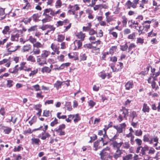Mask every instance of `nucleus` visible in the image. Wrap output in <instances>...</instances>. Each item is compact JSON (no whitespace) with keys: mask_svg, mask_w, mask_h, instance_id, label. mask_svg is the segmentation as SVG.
<instances>
[{"mask_svg":"<svg viewBox=\"0 0 160 160\" xmlns=\"http://www.w3.org/2000/svg\"><path fill=\"white\" fill-rule=\"evenodd\" d=\"M151 22V21L149 20L144 21L142 23V26L138 27L139 29H137L138 32L140 33H142V31L144 30L146 31H147L148 29L150 28V24Z\"/></svg>","mask_w":160,"mask_h":160,"instance_id":"1","label":"nucleus"},{"mask_svg":"<svg viewBox=\"0 0 160 160\" xmlns=\"http://www.w3.org/2000/svg\"><path fill=\"white\" fill-rule=\"evenodd\" d=\"M128 110L125 108H123L120 111V114L119 115L118 120L120 122L123 120V118L126 119L127 116H128Z\"/></svg>","mask_w":160,"mask_h":160,"instance_id":"2","label":"nucleus"},{"mask_svg":"<svg viewBox=\"0 0 160 160\" xmlns=\"http://www.w3.org/2000/svg\"><path fill=\"white\" fill-rule=\"evenodd\" d=\"M110 148L107 147L103 149L100 152L99 155L102 160H104L106 157L109 155L110 153Z\"/></svg>","mask_w":160,"mask_h":160,"instance_id":"3","label":"nucleus"},{"mask_svg":"<svg viewBox=\"0 0 160 160\" xmlns=\"http://www.w3.org/2000/svg\"><path fill=\"white\" fill-rule=\"evenodd\" d=\"M139 0H134L133 2H132L130 0H128L126 3V5L127 7V8L130 9L131 7L133 8H136L138 2Z\"/></svg>","mask_w":160,"mask_h":160,"instance_id":"4","label":"nucleus"},{"mask_svg":"<svg viewBox=\"0 0 160 160\" xmlns=\"http://www.w3.org/2000/svg\"><path fill=\"white\" fill-rule=\"evenodd\" d=\"M6 47L9 52H13L16 51L18 48H19L20 46H16L12 43L9 42L7 43Z\"/></svg>","mask_w":160,"mask_h":160,"instance_id":"5","label":"nucleus"},{"mask_svg":"<svg viewBox=\"0 0 160 160\" xmlns=\"http://www.w3.org/2000/svg\"><path fill=\"white\" fill-rule=\"evenodd\" d=\"M111 68L113 72H118L123 68V63L122 62H119L115 66H111Z\"/></svg>","mask_w":160,"mask_h":160,"instance_id":"6","label":"nucleus"},{"mask_svg":"<svg viewBox=\"0 0 160 160\" xmlns=\"http://www.w3.org/2000/svg\"><path fill=\"white\" fill-rule=\"evenodd\" d=\"M49 14L52 16H55L54 12L51 8H47L45 9L42 15L44 16L50 17V16H49Z\"/></svg>","mask_w":160,"mask_h":160,"instance_id":"7","label":"nucleus"},{"mask_svg":"<svg viewBox=\"0 0 160 160\" xmlns=\"http://www.w3.org/2000/svg\"><path fill=\"white\" fill-rule=\"evenodd\" d=\"M126 126V124L124 123L120 124V126H114L113 127L116 129L117 132L119 133H121L122 132L123 129H124Z\"/></svg>","mask_w":160,"mask_h":160,"instance_id":"8","label":"nucleus"},{"mask_svg":"<svg viewBox=\"0 0 160 160\" xmlns=\"http://www.w3.org/2000/svg\"><path fill=\"white\" fill-rule=\"evenodd\" d=\"M122 142L118 143L116 141H113L112 143V145L114 149H120V148L122 146Z\"/></svg>","mask_w":160,"mask_h":160,"instance_id":"9","label":"nucleus"},{"mask_svg":"<svg viewBox=\"0 0 160 160\" xmlns=\"http://www.w3.org/2000/svg\"><path fill=\"white\" fill-rule=\"evenodd\" d=\"M122 150L121 149H117L113 155V158L116 159H117L118 158L121 157L122 154Z\"/></svg>","mask_w":160,"mask_h":160,"instance_id":"10","label":"nucleus"},{"mask_svg":"<svg viewBox=\"0 0 160 160\" xmlns=\"http://www.w3.org/2000/svg\"><path fill=\"white\" fill-rule=\"evenodd\" d=\"M112 126V122H110L108 125L105 126V128H103V130L104 131V134L103 135V137L105 139L107 138L108 136L106 134V131L110 127Z\"/></svg>","mask_w":160,"mask_h":160,"instance_id":"11","label":"nucleus"},{"mask_svg":"<svg viewBox=\"0 0 160 160\" xmlns=\"http://www.w3.org/2000/svg\"><path fill=\"white\" fill-rule=\"evenodd\" d=\"M6 63L5 66L7 67H8L10 64V61L9 59H4L2 61H0V65L4 63Z\"/></svg>","mask_w":160,"mask_h":160,"instance_id":"12","label":"nucleus"},{"mask_svg":"<svg viewBox=\"0 0 160 160\" xmlns=\"http://www.w3.org/2000/svg\"><path fill=\"white\" fill-rule=\"evenodd\" d=\"M133 86V83L132 81H128L125 85V89L129 90L132 88Z\"/></svg>","mask_w":160,"mask_h":160,"instance_id":"13","label":"nucleus"},{"mask_svg":"<svg viewBox=\"0 0 160 160\" xmlns=\"http://www.w3.org/2000/svg\"><path fill=\"white\" fill-rule=\"evenodd\" d=\"M44 44L38 42H36L33 45V48H43L44 47Z\"/></svg>","mask_w":160,"mask_h":160,"instance_id":"14","label":"nucleus"},{"mask_svg":"<svg viewBox=\"0 0 160 160\" xmlns=\"http://www.w3.org/2000/svg\"><path fill=\"white\" fill-rule=\"evenodd\" d=\"M74 44L75 47V49L77 47L78 49H79L82 46V43L81 41L76 40L74 42Z\"/></svg>","mask_w":160,"mask_h":160,"instance_id":"15","label":"nucleus"},{"mask_svg":"<svg viewBox=\"0 0 160 160\" xmlns=\"http://www.w3.org/2000/svg\"><path fill=\"white\" fill-rule=\"evenodd\" d=\"M31 48V45L30 44L24 45L23 46L22 49V52H24L28 51Z\"/></svg>","mask_w":160,"mask_h":160,"instance_id":"16","label":"nucleus"},{"mask_svg":"<svg viewBox=\"0 0 160 160\" xmlns=\"http://www.w3.org/2000/svg\"><path fill=\"white\" fill-rule=\"evenodd\" d=\"M101 142H102V143H103V146H104V145L107 144V143H104L103 139V138H102L100 140H98L94 142L93 145L94 147H98V146Z\"/></svg>","mask_w":160,"mask_h":160,"instance_id":"17","label":"nucleus"},{"mask_svg":"<svg viewBox=\"0 0 160 160\" xmlns=\"http://www.w3.org/2000/svg\"><path fill=\"white\" fill-rule=\"evenodd\" d=\"M76 35L78 38L81 39V41H82L84 40V38L85 37V34L81 32L78 33Z\"/></svg>","mask_w":160,"mask_h":160,"instance_id":"18","label":"nucleus"},{"mask_svg":"<svg viewBox=\"0 0 160 160\" xmlns=\"http://www.w3.org/2000/svg\"><path fill=\"white\" fill-rule=\"evenodd\" d=\"M40 53V50L39 48H33L32 51L31 52V53H32L33 55L39 54Z\"/></svg>","mask_w":160,"mask_h":160,"instance_id":"19","label":"nucleus"},{"mask_svg":"<svg viewBox=\"0 0 160 160\" xmlns=\"http://www.w3.org/2000/svg\"><path fill=\"white\" fill-rule=\"evenodd\" d=\"M4 9L2 8H0V20H2L5 18Z\"/></svg>","mask_w":160,"mask_h":160,"instance_id":"20","label":"nucleus"},{"mask_svg":"<svg viewBox=\"0 0 160 160\" xmlns=\"http://www.w3.org/2000/svg\"><path fill=\"white\" fill-rule=\"evenodd\" d=\"M50 52L49 51L44 50L42 52V53L41 54V57L42 58H46L50 54Z\"/></svg>","mask_w":160,"mask_h":160,"instance_id":"21","label":"nucleus"},{"mask_svg":"<svg viewBox=\"0 0 160 160\" xmlns=\"http://www.w3.org/2000/svg\"><path fill=\"white\" fill-rule=\"evenodd\" d=\"M92 26L91 23H88V25L86 27L84 26L82 28V30L84 32H87L89 31Z\"/></svg>","mask_w":160,"mask_h":160,"instance_id":"22","label":"nucleus"},{"mask_svg":"<svg viewBox=\"0 0 160 160\" xmlns=\"http://www.w3.org/2000/svg\"><path fill=\"white\" fill-rule=\"evenodd\" d=\"M51 69L47 67H44L42 69L41 71L42 73L44 72L46 73H49L51 72Z\"/></svg>","mask_w":160,"mask_h":160,"instance_id":"23","label":"nucleus"},{"mask_svg":"<svg viewBox=\"0 0 160 160\" xmlns=\"http://www.w3.org/2000/svg\"><path fill=\"white\" fill-rule=\"evenodd\" d=\"M19 36V34L18 33L16 34L15 35H12L11 37V40L12 41H18Z\"/></svg>","mask_w":160,"mask_h":160,"instance_id":"24","label":"nucleus"},{"mask_svg":"<svg viewBox=\"0 0 160 160\" xmlns=\"http://www.w3.org/2000/svg\"><path fill=\"white\" fill-rule=\"evenodd\" d=\"M123 160H132L133 158V155L129 154L123 157Z\"/></svg>","mask_w":160,"mask_h":160,"instance_id":"25","label":"nucleus"},{"mask_svg":"<svg viewBox=\"0 0 160 160\" xmlns=\"http://www.w3.org/2000/svg\"><path fill=\"white\" fill-rule=\"evenodd\" d=\"M122 146L123 148L128 149L130 147V144L128 142H122Z\"/></svg>","mask_w":160,"mask_h":160,"instance_id":"26","label":"nucleus"},{"mask_svg":"<svg viewBox=\"0 0 160 160\" xmlns=\"http://www.w3.org/2000/svg\"><path fill=\"white\" fill-rule=\"evenodd\" d=\"M5 128L3 129V131L5 133L7 134H9L12 130L11 128L8 127H5Z\"/></svg>","mask_w":160,"mask_h":160,"instance_id":"27","label":"nucleus"},{"mask_svg":"<svg viewBox=\"0 0 160 160\" xmlns=\"http://www.w3.org/2000/svg\"><path fill=\"white\" fill-rule=\"evenodd\" d=\"M74 118L73 119L74 122L76 123L80 120L81 118L78 114L74 115Z\"/></svg>","mask_w":160,"mask_h":160,"instance_id":"28","label":"nucleus"},{"mask_svg":"<svg viewBox=\"0 0 160 160\" xmlns=\"http://www.w3.org/2000/svg\"><path fill=\"white\" fill-rule=\"evenodd\" d=\"M28 41L33 45L36 42L37 39L31 36L29 37Z\"/></svg>","mask_w":160,"mask_h":160,"instance_id":"29","label":"nucleus"},{"mask_svg":"<svg viewBox=\"0 0 160 160\" xmlns=\"http://www.w3.org/2000/svg\"><path fill=\"white\" fill-rule=\"evenodd\" d=\"M142 110L144 112H149V108L146 104L144 103L143 104Z\"/></svg>","mask_w":160,"mask_h":160,"instance_id":"30","label":"nucleus"},{"mask_svg":"<svg viewBox=\"0 0 160 160\" xmlns=\"http://www.w3.org/2000/svg\"><path fill=\"white\" fill-rule=\"evenodd\" d=\"M149 148L147 146L144 147H142V149L141 150V153L142 155H145V152L148 150Z\"/></svg>","mask_w":160,"mask_h":160,"instance_id":"31","label":"nucleus"},{"mask_svg":"<svg viewBox=\"0 0 160 160\" xmlns=\"http://www.w3.org/2000/svg\"><path fill=\"white\" fill-rule=\"evenodd\" d=\"M148 1L146 0H141V1H140V5L139 7L141 8H144V4L147 3Z\"/></svg>","mask_w":160,"mask_h":160,"instance_id":"32","label":"nucleus"},{"mask_svg":"<svg viewBox=\"0 0 160 160\" xmlns=\"http://www.w3.org/2000/svg\"><path fill=\"white\" fill-rule=\"evenodd\" d=\"M37 29V26L35 25L31 27L30 28L28 29V32H29L34 31Z\"/></svg>","mask_w":160,"mask_h":160,"instance_id":"33","label":"nucleus"},{"mask_svg":"<svg viewBox=\"0 0 160 160\" xmlns=\"http://www.w3.org/2000/svg\"><path fill=\"white\" fill-rule=\"evenodd\" d=\"M142 134V132L141 129H138L135 131V135L137 136H140Z\"/></svg>","mask_w":160,"mask_h":160,"instance_id":"34","label":"nucleus"},{"mask_svg":"<svg viewBox=\"0 0 160 160\" xmlns=\"http://www.w3.org/2000/svg\"><path fill=\"white\" fill-rule=\"evenodd\" d=\"M150 138L149 135H145L143 136V140L144 142H146L149 141Z\"/></svg>","mask_w":160,"mask_h":160,"instance_id":"35","label":"nucleus"},{"mask_svg":"<svg viewBox=\"0 0 160 160\" xmlns=\"http://www.w3.org/2000/svg\"><path fill=\"white\" fill-rule=\"evenodd\" d=\"M65 37L62 35H59L58 36L57 41L60 42L62 41L64 39Z\"/></svg>","mask_w":160,"mask_h":160,"instance_id":"36","label":"nucleus"},{"mask_svg":"<svg viewBox=\"0 0 160 160\" xmlns=\"http://www.w3.org/2000/svg\"><path fill=\"white\" fill-rule=\"evenodd\" d=\"M40 16L39 14L37 13L34 14L32 17V18L34 21H36L37 20L38 18Z\"/></svg>","mask_w":160,"mask_h":160,"instance_id":"37","label":"nucleus"},{"mask_svg":"<svg viewBox=\"0 0 160 160\" xmlns=\"http://www.w3.org/2000/svg\"><path fill=\"white\" fill-rule=\"evenodd\" d=\"M122 22L123 23V26H126L127 22V18L125 16H123L122 17Z\"/></svg>","mask_w":160,"mask_h":160,"instance_id":"38","label":"nucleus"},{"mask_svg":"<svg viewBox=\"0 0 160 160\" xmlns=\"http://www.w3.org/2000/svg\"><path fill=\"white\" fill-rule=\"evenodd\" d=\"M62 5V3L61 0H57L55 4L56 8H58L61 7Z\"/></svg>","mask_w":160,"mask_h":160,"instance_id":"39","label":"nucleus"},{"mask_svg":"<svg viewBox=\"0 0 160 160\" xmlns=\"http://www.w3.org/2000/svg\"><path fill=\"white\" fill-rule=\"evenodd\" d=\"M136 37V34L135 32H133L129 35L128 37V38L130 39H134Z\"/></svg>","mask_w":160,"mask_h":160,"instance_id":"40","label":"nucleus"},{"mask_svg":"<svg viewBox=\"0 0 160 160\" xmlns=\"http://www.w3.org/2000/svg\"><path fill=\"white\" fill-rule=\"evenodd\" d=\"M51 48L54 51H56L57 50H58L59 48V47H58L57 45L53 43H52L51 44Z\"/></svg>","mask_w":160,"mask_h":160,"instance_id":"41","label":"nucleus"},{"mask_svg":"<svg viewBox=\"0 0 160 160\" xmlns=\"http://www.w3.org/2000/svg\"><path fill=\"white\" fill-rule=\"evenodd\" d=\"M156 151L155 149L153 148H150V149L148 150V154L150 155H152L155 153Z\"/></svg>","mask_w":160,"mask_h":160,"instance_id":"42","label":"nucleus"},{"mask_svg":"<svg viewBox=\"0 0 160 160\" xmlns=\"http://www.w3.org/2000/svg\"><path fill=\"white\" fill-rule=\"evenodd\" d=\"M9 30V28L8 26H5L2 31V32L4 34H7Z\"/></svg>","mask_w":160,"mask_h":160,"instance_id":"43","label":"nucleus"},{"mask_svg":"<svg viewBox=\"0 0 160 160\" xmlns=\"http://www.w3.org/2000/svg\"><path fill=\"white\" fill-rule=\"evenodd\" d=\"M27 60L28 61H30L32 62H35V58L32 55L29 56L27 58Z\"/></svg>","mask_w":160,"mask_h":160,"instance_id":"44","label":"nucleus"},{"mask_svg":"<svg viewBox=\"0 0 160 160\" xmlns=\"http://www.w3.org/2000/svg\"><path fill=\"white\" fill-rule=\"evenodd\" d=\"M66 107H67V110L69 111H71L72 109L71 103L69 102L66 103Z\"/></svg>","mask_w":160,"mask_h":160,"instance_id":"45","label":"nucleus"},{"mask_svg":"<svg viewBox=\"0 0 160 160\" xmlns=\"http://www.w3.org/2000/svg\"><path fill=\"white\" fill-rule=\"evenodd\" d=\"M43 136L42 137L41 139L42 140H45L47 137H49L50 135L48 133L45 132V133H42Z\"/></svg>","mask_w":160,"mask_h":160,"instance_id":"46","label":"nucleus"},{"mask_svg":"<svg viewBox=\"0 0 160 160\" xmlns=\"http://www.w3.org/2000/svg\"><path fill=\"white\" fill-rule=\"evenodd\" d=\"M62 84V82L60 81H57L54 84V87H56L57 89L61 87Z\"/></svg>","mask_w":160,"mask_h":160,"instance_id":"47","label":"nucleus"},{"mask_svg":"<svg viewBox=\"0 0 160 160\" xmlns=\"http://www.w3.org/2000/svg\"><path fill=\"white\" fill-rule=\"evenodd\" d=\"M65 127V126L64 124H62L59 126V128L55 130L56 132H59L60 130H62V129H64Z\"/></svg>","mask_w":160,"mask_h":160,"instance_id":"48","label":"nucleus"},{"mask_svg":"<svg viewBox=\"0 0 160 160\" xmlns=\"http://www.w3.org/2000/svg\"><path fill=\"white\" fill-rule=\"evenodd\" d=\"M32 144H37L40 141L39 139L38 138H33L32 139Z\"/></svg>","mask_w":160,"mask_h":160,"instance_id":"49","label":"nucleus"},{"mask_svg":"<svg viewBox=\"0 0 160 160\" xmlns=\"http://www.w3.org/2000/svg\"><path fill=\"white\" fill-rule=\"evenodd\" d=\"M157 34V33H153L152 30L150 32L148 33V37H152L156 36Z\"/></svg>","mask_w":160,"mask_h":160,"instance_id":"50","label":"nucleus"},{"mask_svg":"<svg viewBox=\"0 0 160 160\" xmlns=\"http://www.w3.org/2000/svg\"><path fill=\"white\" fill-rule=\"evenodd\" d=\"M88 105L91 108H92L96 104V103L92 100H89L88 102Z\"/></svg>","mask_w":160,"mask_h":160,"instance_id":"51","label":"nucleus"},{"mask_svg":"<svg viewBox=\"0 0 160 160\" xmlns=\"http://www.w3.org/2000/svg\"><path fill=\"white\" fill-rule=\"evenodd\" d=\"M123 32L124 35H127L131 33V30L129 29L126 28L123 30Z\"/></svg>","mask_w":160,"mask_h":160,"instance_id":"52","label":"nucleus"},{"mask_svg":"<svg viewBox=\"0 0 160 160\" xmlns=\"http://www.w3.org/2000/svg\"><path fill=\"white\" fill-rule=\"evenodd\" d=\"M19 69L14 67L13 68H11L9 69V72L12 73L17 72L18 71Z\"/></svg>","mask_w":160,"mask_h":160,"instance_id":"53","label":"nucleus"},{"mask_svg":"<svg viewBox=\"0 0 160 160\" xmlns=\"http://www.w3.org/2000/svg\"><path fill=\"white\" fill-rule=\"evenodd\" d=\"M130 117L132 118V121L133 120L134 118L137 116L136 112L135 111L132 112L130 114Z\"/></svg>","mask_w":160,"mask_h":160,"instance_id":"54","label":"nucleus"},{"mask_svg":"<svg viewBox=\"0 0 160 160\" xmlns=\"http://www.w3.org/2000/svg\"><path fill=\"white\" fill-rule=\"evenodd\" d=\"M128 48V46L126 43L124 45L121 46L120 49L123 51H124L126 50Z\"/></svg>","mask_w":160,"mask_h":160,"instance_id":"55","label":"nucleus"},{"mask_svg":"<svg viewBox=\"0 0 160 160\" xmlns=\"http://www.w3.org/2000/svg\"><path fill=\"white\" fill-rule=\"evenodd\" d=\"M38 72V70L37 69L31 71V72L29 74V76L30 77L33 76L34 75L37 73Z\"/></svg>","mask_w":160,"mask_h":160,"instance_id":"56","label":"nucleus"},{"mask_svg":"<svg viewBox=\"0 0 160 160\" xmlns=\"http://www.w3.org/2000/svg\"><path fill=\"white\" fill-rule=\"evenodd\" d=\"M49 113L50 112L49 110H44L43 112V116L47 117L49 116Z\"/></svg>","mask_w":160,"mask_h":160,"instance_id":"57","label":"nucleus"},{"mask_svg":"<svg viewBox=\"0 0 160 160\" xmlns=\"http://www.w3.org/2000/svg\"><path fill=\"white\" fill-rule=\"evenodd\" d=\"M136 144L139 146L141 145L142 142V141L139 139L137 138L135 140Z\"/></svg>","mask_w":160,"mask_h":160,"instance_id":"58","label":"nucleus"},{"mask_svg":"<svg viewBox=\"0 0 160 160\" xmlns=\"http://www.w3.org/2000/svg\"><path fill=\"white\" fill-rule=\"evenodd\" d=\"M136 47V45L133 43H131L129 46L128 47V52H129L130 51L132 50V49Z\"/></svg>","mask_w":160,"mask_h":160,"instance_id":"59","label":"nucleus"},{"mask_svg":"<svg viewBox=\"0 0 160 160\" xmlns=\"http://www.w3.org/2000/svg\"><path fill=\"white\" fill-rule=\"evenodd\" d=\"M13 81L11 80H8L7 81V86L9 88L11 87L12 86V83Z\"/></svg>","mask_w":160,"mask_h":160,"instance_id":"60","label":"nucleus"},{"mask_svg":"<svg viewBox=\"0 0 160 160\" xmlns=\"http://www.w3.org/2000/svg\"><path fill=\"white\" fill-rule=\"evenodd\" d=\"M80 58L82 60H85L87 58V56L85 54H82L80 55Z\"/></svg>","mask_w":160,"mask_h":160,"instance_id":"61","label":"nucleus"},{"mask_svg":"<svg viewBox=\"0 0 160 160\" xmlns=\"http://www.w3.org/2000/svg\"><path fill=\"white\" fill-rule=\"evenodd\" d=\"M89 33L90 35H92L95 34H97V32L94 31L93 29L91 28L89 30Z\"/></svg>","mask_w":160,"mask_h":160,"instance_id":"62","label":"nucleus"},{"mask_svg":"<svg viewBox=\"0 0 160 160\" xmlns=\"http://www.w3.org/2000/svg\"><path fill=\"white\" fill-rule=\"evenodd\" d=\"M58 123V120L55 118L54 121L52 122L50 124L51 126L53 127Z\"/></svg>","mask_w":160,"mask_h":160,"instance_id":"63","label":"nucleus"},{"mask_svg":"<svg viewBox=\"0 0 160 160\" xmlns=\"http://www.w3.org/2000/svg\"><path fill=\"white\" fill-rule=\"evenodd\" d=\"M109 33L112 35L113 37L115 38H117L118 37V33L114 32H109Z\"/></svg>","mask_w":160,"mask_h":160,"instance_id":"64","label":"nucleus"}]
</instances>
